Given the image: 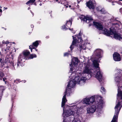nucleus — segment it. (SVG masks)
<instances>
[{"instance_id":"51","label":"nucleus","mask_w":122,"mask_h":122,"mask_svg":"<svg viewBox=\"0 0 122 122\" xmlns=\"http://www.w3.org/2000/svg\"><path fill=\"white\" fill-rule=\"evenodd\" d=\"M91 24H89V26H91Z\"/></svg>"},{"instance_id":"44","label":"nucleus","mask_w":122,"mask_h":122,"mask_svg":"<svg viewBox=\"0 0 122 122\" xmlns=\"http://www.w3.org/2000/svg\"><path fill=\"white\" fill-rule=\"evenodd\" d=\"M11 111H10V114H9V116L10 117V114H11Z\"/></svg>"},{"instance_id":"37","label":"nucleus","mask_w":122,"mask_h":122,"mask_svg":"<svg viewBox=\"0 0 122 122\" xmlns=\"http://www.w3.org/2000/svg\"><path fill=\"white\" fill-rule=\"evenodd\" d=\"M16 81H17V80H16H16H14V82H15V83L16 82V83H17V82H16Z\"/></svg>"},{"instance_id":"9","label":"nucleus","mask_w":122,"mask_h":122,"mask_svg":"<svg viewBox=\"0 0 122 122\" xmlns=\"http://www.w3.org/2000/svg\"><path fill=\"white\" fill-rule=\"evenodd\" d=\"M30 52L29 51H24L23 52V54H20L18 57V63L17 65V68H18L19 65L22 66V63L25 62L27 59V57L30 54Z\"/></svg>"},{"instance_id":"60","label":"nucleus","mask_w":122,"mask_h":122,"mask_svg":"<svg viewBox=\"0 0 122 122\" xmlns=\"http://www.w3.org/2000/svg\"><path fill=\"white\" fill-rule=\"evenodd\" d=\"M122 0H119V1H122Z\"/></svg>"},{"instance_id":"10","label":"nucleus","mask_w":122,"mask_h":122,"mask_svg":"<svg viewBox=\"0 0 122 122\" xmlns=\"http://www.w3.org/2000/svg\"><path fill=\"white\" fill-rule=\"evenodd\" d=\"M122 107V104L117 103L115 107V110L114 115L111 122H117L118 116L119 112Z\"/></svg>"},{"instance_id":"27","label":"nucleus","mask_w":122,"mask_h":122,"mask_svg":"<svg viewBox=\"0 0 122 122\" xmlns=\"http://www.w3.org/2000/svg\"><path fill=\"white\" fill-rule=\"evenodd\" d=\"M105 88L103 87H102L101 88L100 91L101 92H105Z\"/></svg>"},{"instance_id":"46","label":"nucleus","mask_w":122,"mask_h":122,"mask_svg":"<svg viewBox=\"0 0 122 122\" xmlns=\"http://www.w3.org/2000/svg\"><path fill=\"white\" fill-rule=\"evenodd\" d=\"M30 7H29L28 8V10H30Z\"/></svg>"},{"instance_id":"43","label":"nucleus","mask_w":122,"mask_h":122,"mask_svg":"<svg viewBox=\"0 0 122 122\" xmlns=\"http://www.w3.org/2000/svg\"><path fill=\"white\" fill-rule=\"evenodd\" d=\"M39 5L40 6H41L42 5V4L41 3H40V4H39Z\"/></svg>"},{"instance_id":"55","label":"nucleus","mask_w":122,"mask_h":122,"mask_svg":"<svg viewBox=\"0 0 122 122\" xmlns=\"http://www.w3.org/2000/svg\"><path fill=\"white\" fill-rule=\"evenodd\" d=\"M2 28H4L5 30H6V28H3V27H2Z\"/></svg>"},{"instance_id":"22","label":"nucleus","mask_w":122,"mask_h":122,"mask_svg":"<svg viewBox=\"0 0 122 122\" xmlns=\"http://www.w3.org/2000/svg\"><path fill=\"white\" fill-rule=\"evenodd\" d=\"M112 24L113 25L115 26L116 27L118 28H119L120 26L119 24L117 23H112Z\"/></svg>"},{"instance_id":"1","label":"nucleus","mask_w":122,"mask_h":122,"mask_svg":"<svg viewBox=\"0 0 122 122\" xmlns=\"http://www.w3.org/2000/svg\"><path fill=\"white\" fill-rule=\"evenodd\" d=\"M103 53L102 51L100 49H97L94 51L93 55L90 59L92 61L94 66L97 72L96 75V78L100 82L102 85V74L100 71V68L99 66V65L98 63L100 62L101 58L102 57V54Z\"/></svg>"},{"instance_id":"57","label":"nucleus","mask_w":122,"mask_h":122,"mask_svg":"<svg viewBox=\"0 0 122 122\" xmlns=\"http://www.w3.org/2000/svg\"><path fill=\"white\" fill-rule=\"evenodd\" d=\"M34 5H36V3H34Z\"/></svg>"},{"instance_id":"12","label":"nucleus","mask_w":122,"mask_h":122,"mask_svg":"<svg viewBox=\"0 0 122 122\" xmlns=\"http://www.w3.org/2000/svg\"><path fill=\"white\" fill-rule=\"evenodd\" d=\"M79 77L78 76L75 77L72 81L75 83V84L78 83V84L81 85L84 84L87 78L86 77L83 76L79 80Z\"/></svg>"},{"instance_id":"61","label":"nucleus","mask_w":122,"mask_h":122,"mask_svg":"<svg viewBox=\"0 0 122 122\" xmlns=\"http://www.w3.org/2000/svg\"><path fill=\"white\" fill-rule=\"evenodd\" d=\"M58 0H56V1H57Z\"/></svg>"},{"instance_id":"40","label":"nucleus","mask_w":122,"mask_h":122,"mask_svg":"<svg viewBox=\"0 0 122 122\" xmlns=\"http://www.w3.org/2000/svg\"><path fill=\"white\" fill-rule=\"evenodd\" d=\"M6 67L7 68H9V66H7Z\"/></svg>"},{"instance_id":"58","label":"nucleus","mask_w":122,"mask_h":122,"mask_svg":"<svg viewBox=\"0 0 122 122\" xmlns=\"http://www.w3.org/2000/svg\"><path fill=\"white\" fill-rule=\"evenodd\" d=\"M3 89H2V92H3Z\"/></svg>"},{"instance_id":"19","label":"nucleus","mask_w":122,"mask_h":122,"mask_svg":"<svg viewBox=\"0 0 122 122\" xmlns=\"http://www.w3.org/2000/svg\"><path fill=\"white\" fill-rule=\"evenodd\" d=\"M39 41H36L35 42H33L32 45L35 47H37L39 45Z\"/></svg>"},{"instance_id":"17","label":"nucleus","mask_w":122,"mask_h":122,"mask_svg":"<svg viewBox=\"0 0 122 122\" xmlns=\"http://www.w3.org/2000/svg\"><path fill=\"white\" fill-rule=\"evenodd\" d=\"M72 19L71 18L69 20L67 21L66 24V26L68 28L71 27L72 23Z\"/></svg>"},{"instance_id":"59","label":"nucleus","mask_w":122,"mask_h":122,"mask_svg":"<svg viewBox=\"0 0 122 122\" xmlns=\"http://www.w3.org/2000/svg\"><path fill=\"white\" fill-rule=\"evenodd\" d=\"M114 5V4H112V5Z\"/></svg>"},{"instance_id":"54","label":"nucleus","mask_w":122,"mask_h":122,"mask_svg":"<svg viewBox=\"0 0 122 122\" xmlns=\"http://www.w3.org/2000/svg\"><path fill=\"white\" fill-rule=\"evenodd\" d=\"M26 82V81L25 80V81H24V83L25 82Z\"/></svg>"},{"instance_id":"45","label":"nucleus","mask_w":122,"mask_h":122,"mask_svg":"<svg viewBox=\"0 0 122 122\" xmlns=\"http://www.w3.org/2000/svg\"><path fill=\"white\" fill-rule=\"evenodd\" d=\"M72 33H75V31H73V32H72Z\"/></svg>"},{"instance_id":"24","label":"nucleus","mask_w":122,"mask_h":122,"mask_svg":"<svg viewBox=\"0 0 122 122\" xmlns=\"http://www.w3.org/2000/svg\"><path fill=\"white\" fill-rule=\"evenodd\" d=\"M37 56L35 54H32L30 55V56L29 57V58L30 59H33L34 57H36Z\"/></svg>"},{"instance_id":"35","label":"nucleus","mask_w":122,"mask_h":122,"mask_svg":"<svg viewBox=\"0 0 122 122\" xmlns=\"http://www.w3.org/2000/svg\"><path fill=\"white\" fill-rule=\"evenodd\" d=\"M31 28H33L34 27V26L33 25H31Z\"/></svg>"},{"instance_id":"31","label":"nucleus","mask_w":122,"mask_h":122,"mask_svg":"<svg viewBox=\"0 0 122 122\" xmlns=\"http://www.w3.org/2000/svg\"><path fill=\"white\" fill-rule=\"evenodd\" d=\"M119 12L121 14L122 13V8H120L119 10Z\"/></svg>"},{"instance_id":"48","label":"nucleus","mask_w":122,"mask_h":122,"mask_svg":"<svg viewBox=\"0 0 122 122\" xmlns=\"http://www.w3.org/2000/svg\"><path fill=\"white\" fill-rule=\"evenodd\" d=\"M14 89L15 90V91H17V89H14Z\"/></svg>"},{"instance_id":"5","label":"nucleus","mask_w":122,"mask_h":122,"mask_svg":"<svg viewBox=\"0 0 122 122\" xmlns=\"http://www.w3.org/2000/svg\"><path fill=\"white\" fill-rule=\"evenodd\" d=\"M117 72L115 74L116 77L115 79L118 88L116 102L122 104V91L121 90L122 86L119 87L118 85L119 84L120 80L122 79V71L119 70H117Z\"/></svg>"},{"instance_id":"52","label":"nucleus","mask_w":122,"mask_h":122,"mask_svg":"<svg viewBox=\"0 0 122 122\" xmlns=\"http://www.w3.org/2000/svg\"><path fill=\"white\" fill-rule=\"evenodd\" d=\"M1 14H2V13H0V16H1Z\"/></svg>"},{"instance_id":"64","label":"nucleus","mask_w":122,"mask_h":122,"mask_svg":"<svg viewBox=\"0 0 122 122\" xmlns=\"http://www.w3.org/2000/svg\"><path fill=\"white\" fill-rule=\"evenodd\" d=\"M63 9H62V11H63Z\"/></svg>"},{"instance_id":"39","label":"nucleus","mask_w":122,"mask_h":122,"mask_svg":"<svg viewBox=\"0 0 122 122\" xmlns=\"http://www.w3.org/2000/svg\"><path fill=\"white\" fill-rule=\"evenodd\" d=\"M5 43L6 44H8L9 43V42H6Z\"/></svg>"},{"instance_id":"13","label":"nucleus","mask_w":122,"mask_h":122,"mask_svg":"<svg viewBox=\"0 0 122 122\" xmlns=\"http://www.w3.org/2000/svg\"><path fill=\"white\" fill-rule=\"evenodd\" d=\"M78 61V59L77 58L75 57L72 59L71 64H70V66L71 67L70 68V73H72V74L75 73V71H73L74 70V66H76L77 65Z\"/></svg>"},{"instance_id":"2","label":"nucleus","mask_w":122,"mask_h":122,"mask_svg":"<svg viewBox=\"0 0 122 122\" xmlns=\"http://www.w3.org/2000/svg\"><path fill=\"white\" fill-rule=\"evenodd\" d=\"M93 22L94 25L95 26V27L97 29L103 31L104 34L107 36L113 35L114 38L115 39L122 41V37H121L120 34H119L116 32L114 28L111 27L109 30L107 29L103 28L102 25L101 24L94 21H93Z\"/></svg>"},{"instance_id":"41","label":"nucleus","mask_w":122,"mask_h":122,"mask_svg":"<svg viewBox=\"0 0 122 122\" xmlns=\"http://www.w3.org/2000/svg\"><path fill=\"white\" fill-rule=\"evenodd\" d=\"M2 43L3 44H4L5 43V41H3L2 42Z\"/></svg>"},{"instance_id":"47","label":"nucleus","mask_w":122,"mask_h":122,"mask_svg":"<svg viewBox=\"0 0 122 122\" xmlns=\"http://www.w3.org/2000/svg\"><path fill=\"white\" fill-rule=\"evenodd\" d=\"M35 50L36 51H37L38 50L37 49H36V48L35 49Z\"/></svg>"},{"instance_id":"38","label":"nucleus","mask_w":122,"mask_h":122,"mask_svg":"<svg viewBox=\"0 0 122 122\" xmlns=\"http://www.w3.org/2000/svg\"><path fill=\"white\" fill-rule=\"evenodd\" d=\"M2 10L1 9H0V13H2Z\"/></svg>"},{"instance_id":"25","label":"nucleus","mask_w":122,"mask_h":122,"mask_svg":"<svg viewBox=\"0 0 122 122\" xmlns=\"http://www.w3.org/2000/svg\"><path fill=\"white\" fill-rule=\"evenodd\" d=\"M9 64H10L11 65V66H12V69H15V67H14V64L13 63V62H9Z\"/></svg>"},{"instance_id":"23","label":"nucleus","mask_w":122,"mask_h":122,"mask_svg":"<svg viewBox=\"0 0 122 122\" xmlns=\"http://www.w3.org/2000/svg\"><path fill=\"white\" fill-rule=\"evenodd\" d=\"M66 25H63L62 27V29L64 30H66L68 29Z\"/></svg>"},{"instance_id":"36","label":"nucleus","mask_w":122,"mask_h":122,"mask_svg":"<svg viewBox=\"0 0 122 122\" xmlns=\"http://www.w3.org/2000/svg\"><path fill=\"white\" fill-rule=\"evenodd\" d=\"M17 81L18 82H19L20 80L19 79H16Z\"/></svg>"},{"instance_id":"32","label":"nucleus","mask_w":122,"mask_h":122,"mask_svg":"<svg viewBox=\"0 0 122 122\" xmlns=\"http://www.w3.org/2000/svg\"><path fill=\"white\" fill-rule=\"evenodd\" d=\"M82 1V0H77L78 3H79L80 1Z\"/></svg>"},{"instance_id":"29","label":"nucleus","mask_w":122,"mask_h":122,"mask_svg":"<svg viewBox=\"0 0 122 122\" xmlns=\"http://www.w3.org/2000/svg\"><path fill=\"white\" fill-rule=\"evenodd\" d=\"M6 79V78L5 77L4 78L2 77V80L4 81H5V83H6V81H5V80Z\"/></svg>"},{"instance_id":"50","label":"nucleus","mask_w":122,"mask_h":122,"mask_svg":"<svg viewBox=\"0 0 122 122\" xmlns=\"http://www.w3.org/2000/svg\"><path fill=\"white\" fill-rule=\"evenodd\" d=\"M71 7V5H69V7L70 8Z\"/></svg>"},{"instance_id":"56","label":"nucleus","mask_w":122,"mask_h":122,"mask_svg":"<svg viewBox=\"0 0 122 122\" xmlns=\"http://www.w3.org/2000/svg\"><path fill=\"white\" fill-rule=\"evenodd\" d=\"M13 99H13V98H12V99H12V100H13Z\"/></svg>"},{"instance_id":"42","label":"nucleus","mask_w":122,"mask_h":122,"mask_svg":"<svg viewBox=\"0 0 122 122\" xmlns=\"http://www.w3.org/2000/svg\"><path fill=\"white\" fill-rule=\"evenodd\" d=\"M49 37V36H47L46 37V38H48Z\"/></svg>"},{"instance_id":"33","label":"nucleus","mask_w":122,"mask_h":122,"mask_svg":"<svg viewBox=\"0 0 122 122\" xmlns=\"http://www.w3.org/2000/svg\"><path fill=\"white\" fill-rule=\"evenodd\" d=\"M66 5L65 4H64V5L65 6H66V8H67L68 7V6L67 5Z\"/></svg>"},{"instance_id":"62","label":"nucleus","mask_w":122,"mask_h":122,"mask_svg":"<svg viewBox=\"0 0 122 122\" xmlns=\"http://www.w3.org/2000/svg\"><path fill=\"white\" fill-rule=\"evenodd\" d=\"M0 8H2V7H1V6H0Z\"/></svg>"},{"instance_id":"7","label":"nucleus","mask_w":122,"mask_h":122,"mask_svg":"<svg viewBox=\"0 0 122 122\" xmlns=\"http://www.w3.org/2000/svg\"><path fill=\"white\" fill-rule=\"evenodd\" d=\"M75 84L72 81H70L68 83L66 90L64 93V95L62 98L61 102V107H63L65 105V103L67 101V100L66 98V96L67 94H68V95H70L71 92V88L75 86Z\"/></svg>"},{"instance_id":"20","label":"nucleus","mask_w":122,"mask_h":122,"mask_svg":"<svg viewBox=\"0 0 122 122\" xmlns=\"http://www.w3.org/2000/svg\"><path fill=\"white\" fill-rule=\"evenodd\" d=\"M4 76V73L2 71H0V80H2V77Z\"/></svg>"},{"instance_id":"30","label":"nucleus","mask_w":122,"mask_h":122,"mask_svg":"<svg viewBox=\"0 0 122 122\" xmlns=\"http://www.w3.org/2000/svg\"><path fill=\"white\" fill-rule=\"evenodd\" d=\"M5 60L6 63H7V62L9 61V59L7 58H5Z\"/></svg>"},{"instance_id":"49","label":"nucleus","mask_w":122,"mask_h":122,"mask_svg":"<svg viewBox=\"0 0 122 122\" xmlns=\"http://www.w3.org/2000/svg\"><path fill=\"white\" fill-rule=\"evenodd\" d=\"M31 12L32 14L33 15L34 14L31 11Z\"/></svg>"},{"instance_id":"4","label":"nucleus","mask_w":122,"mask_h":122,"mask_svg":"<svg viewBox=\"0 0 122 122\" xmlns=\"http://www.w3.org/2000/svg\"><path fill=\"white\" fill-rule=\"evenodd\" d=\"M79 109H80V108L77 107V105H76L73 106L71 107V108L68 109L66 112L64 111L63 109L62 114L63 119V122H66V119H67L69 116V118L71 117H71H70L71 115H72V121H73V122H77L76 121L74 120V114L75 113H77ZM71 120V119L70 120V119L68 120L70 121Z\"/></svg>"},{"instance_id":"26","label":"nucleus","mask_w":122,"mask_h":122,"mask_svg":"<svg viewBox=\"0 0 122 122\" xmlns=\"http://www.w3.org/2000/svg\"><path fill=\"white\" fill-rule=\"evenodd\" d=\"M34 46L32 45L30 46H29V49H30L31 52H32L33 49H35L36 48L34 47Z\"/></svg>"},{"instance_id":"3","label":"nucleus","mask_w":122,"mask_h":122,"mask_svg":"<svg viewBox=\"0 0 122 122\" xmlns=\"http://www.w3.org/2000/svg\"><path fill=\"white\" fill-rule=\"evenodd\" d=\"M73 39V41H72V44L70 47L71 49V51H68V52H66L64 53V56H68L70 55H71L70 52H71L72 50L73 49L75 46H76V44L77 46L78 43H80V44H78L79 45V48L81 50L82 49H84V46L82 45V44L81 43H82L83 40L81 38V36L80 34V32L79 33V35L76 36L75 37L74 36H72Z\"/></svg>"},{"instance_id":"15","label":"nucleus","mask_w":122,"mask_h":122,"mask_svg":"<svg viewBox=\"0 0 122 122\" xmlns=\"http://www.w3.org/2000/svg\"><path fill=\"white\" fill-rule=\"evenodd\" d=\"M83 18H81L80 19L82 20L86 23H89L90 22L93 20L92 18L90 16L87 15L86 16H83Z\"/></svg>"},{"instance_id":"28","label":"nucleus","mask_w":122,"mask_h":122,"mask_svg":"<svg viewBox=\"0 0 122 122\" xmlns=\"http://www.w3.org/2000/svg\"><path fill=\"white\" fill-rule=\"evenodd\" d=\"M110 21L111 22H112V21H118L117 20H116L115 19H114V17H113L112 18V17L111 19L110 20Z\"/></svg>"},{"instance_id":"11","label":"nucleus","mask_w":122,"mask_h":122,"mask_svg":"<svg viewBox=\"0 0 122 122\" xmlns=\"http://www.w3.org/2000/svg\"><path fill=\"white\" fill-rule=\"evenodd\" d=\"M97 96L101 97L100 96L97 95L94 96H92L90 97H86L84 99L82 103L83 104H85L87 105H90L91 103H92L95 101V100L96 99L97 101V102L100 101L99 99H98L97 98Z\"/></svg>"},{"instance_id":"34","label":"nucleus","mask_w":122,"mask_h":122,"mask_svg":"<svg viewBox=\"0 0 122 122\" xmlns=\"http://www.w3.org/2000/svg\"><path fill=\"white\" fill-rule=\"evenodd\" d=\"M68 29H69L70 30H73V28H72L71 29L70 28V27L69 28H68Z\"/></svg>"},{"instance_id":"18","label":"nucleus","mask_w":122,"mask_h":122,"mask_svg":"<svg viewBox=\"0 0 122 122\" xmlns=\"http://www.w3.org/2000/svg\"><path fill=\"white\" fill-rule=\"evenodd\" d=\"M35 0H30L26 3L27 5H29V6H30V5H32L33 3L35 1Z\"/></svg>"},{"instance_id":"14","label":"nucleus","mask_w":122,"mask_h":122,"mask_svg":"<svg viewBox=\"0 0 122 122\" xmlns=\"http://www.w3.org/2000/svg\"><path fill=\"white\" fill-rule=\"evenodd\" d=\"M95 0H90L86 3V6L89 9H94L96 5Z\"/></svg>"},{"instance_id":"6","label":"nucleus","mask_w":122,"mask_h":122,"mask_svg":"<svg viewBox=\"0 0 122 122\" xmlns=\"http://www.w3.org/2000/svg\"><path fill=\"white\" fill-rule=\"evenodd\" d=\"M98 99H99L100 101L98 102V103H95V104L92 105L90 107H88L86 109L87 114L92 113H94L97 108V113L98 115L102 113V108L103 101L102 100V98L101 97L97 96Z\"/></svg>"},{"instance_id":"63","label":"nucleus","mask_w":122,"mask_h":122,"mask_svg":"<svg viewBox=\"0 0 122 122\" xmlns=\"http://www.w3.org/2000/svg\"><path fill=\"white\" fill-rule=\"evenodd\" d=\"M13 43H15V42H13Z\"/></svg>"},{"instance_id":"53","label":"nucleus","mask_w":122,"mask_h":122,"mask_svg":"<svg viewBox=\"0 0 122 122\" xmlns=\"http://www.w3.org/2000/svg\"><path fill=\"white\" fill-rule=\"evenodd\" d=\"M4 9H5H5H7V8H5V7H4Z\"/></svg>"},{"instance_id":"16","label":"nucleus","mask_w":122,"mask_h":122,"mask_svg":"<svg viewBox=\"0 0 122 122\" xmlns=\"http://www.w3.org/2000/svg\"><path fill=\"white\" fill-rule=\"evenodd\" d=\"M114 60L115 61H119L121 60L120 54L117 52H115L113 54Z\"/></svg>"},{"instance_id":"21","label":"nucleus","mask_w":122,"mask_h":122,"mask_svg":"<svg viewBox=\"0 0 122 122\" xmlns=\"http://www.w3.org/2000/svg\"><path fill=\"white\" fill-rule=\"evenodd\" d=\"M100 11L102 13L104 14H106L107 13V12L104 8L100 10Z\"/></svg>"},{"instance_id":"8","label":"nucleus","mask_w":122,"mask_h":122,"mask_svg":"<svg viewBox=\"0 0 122 122\" xmlns=\"http://www.w3.org/2000/svg\"><path fill=\"white\" fill-rule=\"evenodd\" d=\"M89 60H88L87 61L88 63L85 64L84 69L83 70V76L87 78V76H88L89 78H90L92 76V71L93 70L90 67V63H89Z\"/></svg>"}]
</instances>
